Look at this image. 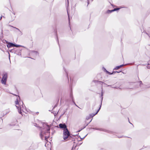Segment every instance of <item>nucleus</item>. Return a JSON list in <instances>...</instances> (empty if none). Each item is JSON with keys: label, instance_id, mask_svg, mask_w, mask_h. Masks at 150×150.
<instances>
[{"label": "nucleus", "instance_id": "nucleus-1", "mask_svg": "<svg viewBox=\"0 0 150 150\" xmlns=\"http://www.w3.org/2000/svg\"><path fill=\"white\" fill-rule=\"evenodd\" d=\"M43 127L44 128L42 130L40 136L42 139L43 140L44 138L45 140H46L49 137L48 135L50 133L49 131L50 130V127L46 124H44Z\"/></svg>", "mask_w": 150, "mask_h": 150}, {"label": "nucleus", "instance_id": "nucleus-2", "mask_svg": "<svg viewBox=\"0 0 150 150\" xmlns=\"http://www.w3.org/2000/svg\"><path fill=\"white\" fill-rule=\"evenodd\" d=\"M20 103L21 105L20 106H19L17 105H16V107L18 110L19 113L21 114H22L21 111H22L23 112L26 113V110L25 106L23 105V103L22 102V104H21V103L20 101Z\"/></svg>", "mask_w": 150, "mask_h": 150}, {"label": "nucleus", "instance_id": "nucleus-3", "mask_svg": "<svg viewBox=\"0 0 150 150\" xmlns=\"http://www.w3.org/2000/svg\"><path fill=\"white\" fill-rule=\"evenodd\" d=\"M69 132L67 128L64 129L63 137L64 140L67 139L69 136Z\"/></svg>", "mask_w": 150, "mask_h": 150}, {"label": "nucleus", "instance_id": "nucleus-4", "mask_svg": "<svg viewBox=\"0 0 150 150\" xmlns=\"http://www.w3.org/2000/svg\"><path fill=\"white\" fill-rule=\"evenodd\" d=\"M7 73H4L3 74V78L1 81V83L5 85L6 81L7 79Z\"/></svg>", "mask_w": 150, "mask_h": 150}, {"label": "nucleus", "instance_id": "nucleus-5", "mask_svg": "<svg viewBox=\"0 0 150 150\" xmlns=\"http://www.w3.org/2000/svg\"><path fill=\"white\" fill-rule=\"evenodd\" d=\"M20 100V98L19 96H17V98L16 99V100L15 102V104L16 105H17L18 106H20L19 105V100Z\"/></svg>", "mask_w": 150, "mask_h": 150}, {"label": "nucleus", "instance_id": "nucleus-6", "mask_svg": "<svg viewBox=\"0 0 150 150\" xmlns=\"http://www.w3.org/2000/svg\"><path fill=\"white\" fill-rule=\"evenodd\" d=\"M59 127L61 128H62L64 129H65L67 128V126L65 124H59Z\"/></svg>", "mask_w": 150, "mask_h": 150}, {"label": "nucleus", "instance_id": "nucleus-7", "mask_svg": "<svg viewBox=\"0 0 150 150\" xmlns=\"http://www.w3.org/2000/svg\"><path fill=\"white\" fill-rule=\"evenodd\" d=\"M101 106V105L100 106V108L98 109V111H97V112H96V113H95V114L93 113V114H90L89 115H90V117H91V118L92 117H93L95 115L97 114V113L98 112V111H99V110H100Z\"/></svg>", "mask_w": 150, "mask_h": 150}, {"label": "nucleus", "instance_id": "nucleus-8", "mask_svg": "<svg viewBox=\"0 0 150 150\" xmlns=\"http://www.w3.org/2000/svg\"><path fill=\"white\" fill-rule=\"evenodd\" d=\"M15 44L9 42L8 43V44L7 45V46L8 48H10L12 47H14Z\"/></svg>", "mask_w": 150, "mask_h": 150}, {"label": "nucleus", "instance_id": "nucleus-9", "mask_svg": "<svg viewBox=\"0 0 150 150\" xmlns=\"http://www.w3.org/2000/svg\"><path fill=\"white\" fill-rule=\"evenodd\" d=\"M119 9H120V8H115L112 10H108V11H107V13H110L112 12L118 10Z\"/></svg>", "mask_w": 150, "mask_h": 150}, {"label": "nucleus", "instance_id": "nucleus-10", "mask_svg": "<svg viewBox=\"0 0 150 150\" xmlns=\"http://www.w3.org/2000/svg\"><path fill=\"white\" fill-rule=\"evenodd\" d=\"M30 54L33 56H36L38 54V53L36 51H32L30 52Z\"/></svg>", "mask_w": 150, "mask_h": 150}, {"label": "nucleus", "instance_id": "nucleus-11", "mask_svg": "<svg viewBox=\"0 0 150 150\" xmlns=\"http://www.w3.org/2000/svg\"><path fill=\"white\" fill-rule=\"evenodd\" d=\"M124 66L123 64L119 66H118L116 67L114 69H117L119 68H120V67H123Z\"/></svg>", "mask_w": 150, "mask_h": 150}, {"label": "nucleus", "instance_id": "nucleus-12", "mask_svg": "<svg viewBox=\"0 0 150 150\" xmlns=\"http://www.w3.org/2000/svg\"><path fill=\"white\" fill-rule=\"evenodd\" d=\"M14 47H24L23 46L21 45H17L15 44V45H14Z\"/></svg>", "mask_w": 150, "mask_h": 150}, {"label": "nucleus", "instance_id": "nucleus-13", "mask_svg": "<svg viewBox=\"0 0 150 150\" xmlns=\"http://www.w3.org/2000/svg\"><path fill=\"white\" fill-rule=\"evenodd\" d=\"M105 71L106 72H107V73H108V74H113V73H110V72H108V71H107V70H106L105 69Z\"/></svg>", "mask_w": 150, "mask_h": 150}, {"label": "nucleus", "instance_id": "nucleus-14", "mask_svg": "<svg viewBox=\"0 0 150 150\" xmlns=\"http://www.w3.org/2000/svg\"><path fill=\"white\" fill-rule=\"evenodd\" d=\"M91 118V117H90V115H89L88 116L86 117V120H88Z\"/></svg>", "mask_w": 150, "mask_h": 150}, {"label": "nucleus", "instance_id": "nucleus-15", "mask_svg": "<svg viewBox=\"0 0 150 150\" xmlns=\"http://www.w3.org/2000/svg\"><path fill=\"white\" fill-rule=\"evenodd\" d=\"M15 28L17 30H18L19 31L21 32V31H20V30H19V29H18V28H15Z\"/></svg>", "mask_w": 150, "mask_h": 150}, {"label": "nucleus", "instance_id": "nucleus-16", "mask_svg": "<svg viewBox=\"0 0 150 150\" xmlns=\"http://www.w3.org/2000/svg\"><path fill=\"white\" fill-rule=\"evenodd\" d=\"M121 72V71H115V72L119 73V72Z\"/></svg>", "mask_w": 150, "mask_h": 150}, {"label": "nucleus", "instance_id": "nucleus-17", "mask_svg": "<svg viewBox=\"0 0 150 150\" xmlns=\"http://www.w3.org/2000/svg\"><path fill=\"white\" fill-rule=\"evenodd\" d=\"M103 92H102L101 95V96H103Z\"/></svg>", "mask_w": 150, "mask_h": 150}, {"label": "nucleus", "instance_id": "nucleus-18", "mask_svg": "<svg viewBox=\"0 0 150 150\" xmlns=\"http://www.w3.org/2000/svg\"><path fill=\"white\" fill-rule=\"evenodd\" d=\"M139 82H140V84H141V83H142V81H140Z\"/></svg>", "mask_w": 150, "mask_h": 150}, {"label": "nucleus", "instance_id": "nucleus-19", "mask_svg": "<svg viewBox=\"0 0 150 150\" xmlns=\"http://www.w3.org/2000/svg\"><path fill=\"white\" fill-rule=\"evenodd\" d=\"M2 18V16H1V18H0V20H1V19Z\"/></svg>", "mask_w": 150, "mask_h": 150}, {"label": "nucleus", "instance_id": "nucleus-20", "mask_svg": "<svg viewBox=\"0 0 150 150\" xmlns=\"http://www.w3.org/2000/svg\"><path fill=\"white\" fill-rule=\"evenodd\" d=\"M5 41H6V43H8V42L7 41H6V40H5Z\"/></svg>", "mask_w": 150, "mask_h": 150}, {"label": "nucleus", "instance_id": "nucleus-21", "mask_svg": "<svg viewBox=\"0 0 150 150\" xmlns=\"http://www.w3.org/2000/svg\"><path fill=\"white\" fill-rule=\"evenodd\" d=\"M91 121H92V120H91L90 121V122H89V123H90V122H91Z\"/></svg>", "mask_w": 150, "mask_h": 150}, {"label": "nucleus", "instance_id": "nucleus-22", "mask_svg": "<svg viewBox=\"0 0 150 150\" xmlns=\"http://www.w3.org/2000/svg\"><path fill=\"white\" fill-rule=\"evenodd\" d=\"M88 4H89V2L88 1Z\"/></svg>", "mask_w": 150, "mask_h": 150}, {"label": "nucleus", "instance_id": "nucleus-23", "mask_svg": "<svg viewBox=\"0 0 150 150\" xmlns=\"http://www.w3.org/2000/svg\"><path fill=\"white\" fill-rule=\"evenodd\" d=\"M73 148H73H73H72V150H73Z\"/></svg>", "mask_w": 150, "mask_h": 150}, {"label": "nucleus", "instance_id": "nucleus-24", "mask_svg": "<svg viewBox=\"0 0 150 150\" xmlns=\"http://www.w3.org/2000/svg\"><path fill=\"white\" fill-rule=\"evenodd\" d=\"M74 104L75 105H76V104H75V103H74Z\"/></svg>", "mask_w": 150, "mask_h": 150}, {"label": "nucleus", "instance_id": "nucleus-25", "mask_svg": "<svg viewBox=\"0 0 150 150\" xmlns=\"http://www.w3.org/2000/svg\"><path fill=\"white\" fill-rule=\"evenodd\" d=\"M74 104L75 105H76V104H75V103H74Z\"/></svg>", "mask_w": 150, "mask_h": 150}, {"label": "nucleus", "instance_id": "nucleus-26", "mask_svg": "<svg viewBox=\"0 0 150 150\" xmlns=\"http://www.w3.org/2000/svg\"><path fill=\"white\" fill-rule=\"evenodd\" d=\"M74 104L75 105H76V104H75V103H74Z\"/></svg>", "mask_w": 150, "mask_h": 150}, {"label": "nucleus", "instance_id": "nucleus-27", "mask_svg": "<svg viewBox=\"0 0 150 150\" xmlns=\"http://www.w3.org/2000/svg\"><path fill=\"white\" fill-rule=\"evenodd\" d=\"M74 104L75 105H76V104H75V103H74Z\"/></svg>", "mask_w": 150, "mask_h": 150}]
</instances>
